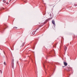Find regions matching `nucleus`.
I'll return each instance as SVG.
<instances>
[{
  "label": "nucleus",
  "mask_w": 77,
  "mask_h": 77,
  "mask_svg": "<svg viewBox=\"0 0 77 77\" xmlns=\"http://www.w3.org/2000/svg\"><path fill=\"white\" fill-rule=\"evenodd\" d=\"M8 27V26L7 25H5L4 27L2 28V29H1L2 31H4L6 29H7Z\"/></svg>",
  "instance_id": "1"
},
{
  "label": "nucleus",
  "mask_w": 77,
  "mask_h": 77,
  "mask_svg": "<svg viewBox=\"0 0 77 77\" xmlns=\"http://www.w3.org/2000/svg\"><path fill=\"white\" fill-rule=\"evenodd\" d=\"M39 29V27H38V29H36V30L35 31H33L32 32V34L34 35H35V32H36V30H37L38 29Z\"/></svg>",
  "instance_id": "2"
},
{
  "label": "nucleus",
  "mask_w": 77,
  "mask_h": 77,
  "mask_svg": "<svg viewBox=\"0 0 77 77\" xmlns=\"http://www.w3.org/2000/svg\"><path fill=\"white\" fill-rule=\"evenodd\" d=\"M52 24H54V26H56V24H55V22L54 20H52Z\"/></svg>",
  "instance_id": "3"
},
{
  "label": "nucleus",
  "mask_w": 77,
  "mask_h": 77,
  "mask_svg": "<svg viewBox=\"0 0 77 77\" xmlns=\"http://www.w3.org/2000/svg\"><path fill=\"white\" fill-rule=\"evenodd\" d=\"M46 23V22H45L43 23H42V24L41 25V26H42L43 25H44V24Z\"/></svg>",
  "instance_id": "4"
},
{
  "label": "nucleus",
  "mask_w": 77,
  "mask_h": 77,
  "mask_svg": "<svg viewBox=\"0 0 77 77\" xmlns=\"http://www.w3.org/2000/svg\"><path fill=\"white\" fill-rule=\"evenodd\" d=\"M12 68H14V62L12 63Z\"/></svg>",
  "instance_id": "5"
},
{
  "label": "nucleus",
  "mask_w": 77,
  "mask_h": 77,
  "mask_svg": "<svg viewBox=\"0 0 77 77\" xmlns=\"http://www.w3.org/2000/svg\"><path fill=\"white\" fill-rule=\"evenodd\" d=\"M64 64L65 66H67V65H68V64H67V63L64 62Z\"/></svg>",
  "instance_id": "6"
},
{
  "label": "nucleus",
  "mask_w": 77,
  "mask_h": 77,
  "mask_svg": "<svg viewBox=\"0 0 77 77\" xmlns=\"http://www.w3.org/2000/svg\"><path fill=\"white\" fill-rule=\"evenodd\" d=\"M67 48V47H66V46H65V50L66 51Z\"/></svg>",
  "instance_id": "7"
},
{
  "label": "nucleus",
  "mask_w": 77,
  "mask_h": 77,
  "mask_svg": "<svg viewBox=\"0 0 77 77\" xmlns=\"http://www.w3.org/2000/svg\"><path fill=\"white\" fill-rule=\"evenodd\" d=\"M17 27H14V29H17Z\"/></svg>",
  "instance_id": "8"
},
{
  "label": "nucleus",
  "mask_w": 77,
  "mask_h": 77,
  "mask_svg": "<svg viewBox=\"0 0 77 77\" xmlns=\"http://www.w3.org/2000/svg\"><path fill=\"white\" fill-rule=\"evenodd\" d=\"M3 2H4V3H6V1L5 0H3Z\"/></svg>",
  "instance_id": "9"
},
{
  "label": "nucleus",
  "mask_w": 77,
  "mask_h": 77,
  "mask_svg": "<svg viewBox=\"0 0 77 77\" xmlns=\"http://www.w3.org/2000/svg\"><path fill=\"white\" fill-rule=\"evenodd\" d=\"M0 72H1V73L2 74V70H0Z\"/></svg>",
  "instance_id": "10"
},
{
  "label": "nucleus",
  "mask_w": 77,
  "mask_h": 77,
  "mask_svg": "<svg viewBox=\"0 0 77 77\" xmlns=\"http://www.w3.org/2000/svg\"><path fill=\"white\" fill-rule=\"evenodd\" d=\"M6 3L7 5H8L9 4V3H8V2H7Z\"/></svg>",
  "instance_id": "11"
},
{
  "label": "nucleus",
  "mask_w": 77,
  "mask_h": 77,
  "mask_svg": "<svg viewBox=\"0 0 77 77\" xmlns=\"http://www.w3.org/2000/svg\"><path fill=\"white\" fill-rule=\"evenodd\" d=\"M74 6H77V5H76V4H74Z\"/></svg>",
  "instance_id": "12"
},
{
  "label": "nucleus",
  "mask_w": 77,
  "mask_h": 77,
  "mask_svg": "<svg viewBox=\"0 0 77 77\" xmlns=\"http://www.w3.org/2000/svg\"><path fill=\"white\" fill-rule=\"evenodd\" d=\"M4 65H6V62H4Z\"/></svg>",
  "instance_id": "13"
},
{
  "label": "nucleus",
  "mask_w": 77,
  "mask_h": 77,
  "mask_svg": "<svg viewBox=\"0 0 77 77\" xmlns=\"http://www.w3.org/2000/svg\"><path fill=\"white\" fill-rule=\"evenodd\" d=\"M50 17H51V14H50Z\"/></svg>",
  "instance_id": "14"
},
{
  "label": "nucleus",
  "mask_w": 77,
  "mask_h": 77,
  "mask_svg": "<svg viewBox=\"0 0 77 77\" xmlns=\"http://www.w3.org/2000/svg\"><path fill=\"white\" fill-rule=\"evenodd\" d=\"M11 1H12V0H10L9 1V2H11Z\"/></svg>",
  "instance_id": "15"
},
{
  "label": "nucleus",
  "mask_w": 77,
  "mask_h": 77,
  "mask_svg": "<svg viewBox=\"0 0 77 77\" xmlns=\"http://www.w3.org/2000/svg\"><path fill=\"white\" fill-rule=\"evenodd\" d=\"M25 2H26V1H25Z\"/></svg>",
  "instance_id": "16"
}]
</instances>
